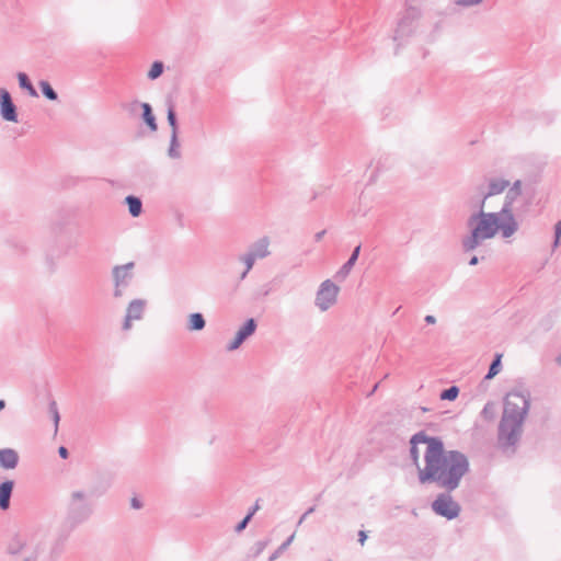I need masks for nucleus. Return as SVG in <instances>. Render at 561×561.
Masks as SVG:
<instances>
[{
    "instance_id": "nucleus-6",
    "label": "nucleus",
    "mask_w": 561,
    "mask_h": 561,
    "mask_svg": "<svg viewBox=\"0 0 561 561\" xmlns=\"http://www.w3.org/2000/svg\"><path fill=\"white\" fill-rule=\"evenodd\" d=\"M340 288L331 279H325L319 286L316 294L314 305L321 310L327 311L337 300Z\"/></svg>"
},
{
    "instance_id": "nucleus-15",
    "label": "nucleus",
    "mask_w": 561,
    "mask_h": 561,
    "mask_svg": "<svg viewBox=\"0 0 561 561\" xmlns=\"http://www.w3.org/2000/svg\"><path fill=\"white\" fill-rule=\"evenodd\" d=\"M360 253V245L355 247L348 260L339 268L335 273L334 278L337 282H343L350 275Z\"/></svg>"
},
{
    "instance_id": "nucleus-25",
    "label": "nucleus",
    "mask_w": 561,
    "mask_h": 561,
    "mask_svg": "<svg viewBox=\"0 0 561 561\" xmlns=\"http://www.w3.org/2000/svg\"><path fill=\"white\" fill-rule=\"evenodd\" d=\"M39 88L44 96L49 101H56L58 99L57 92L53 89L48 81H39Z\"/></svg>"
},
{
    "instance_id": "nucleus-47",
    "label": "nucleus",
    "mask_w": 561,
    "mask_h": 561,
    "mask_svg": "<svg viewBox=\"0 0 561 561\" xmlns=\"http://www.w3.org/2000/svg\"><path fill=\"white\" fill-rule=\"evenodd\" d=\"M479 262V259L477 256H472L469 261V265L473 266L477 265Z\"/></svg>"
},
{
    "instance_id": "nucleus-37",
    "label": "nucleus",
    "mask_w": 561,
    "mask_h": 561,
    "mask_svg": "<svg viewBox=\"0 0 561 561\" xmlns=\"http://www.w3.org/2000/svg\"><path fill=\"white\" fill-rule=\"evenodd\" d=\"M270 543V540L268 539H265V540H259L256 543H255V547H256V554H260L264 551V549L268 546Z\"/></svg>"
},
{
    "instance_id": "nucleus-36",
    "label": "nucleus",
    "mask_w": 561,
    "mask_h": 561,
    "mask_svg": "<svg viewBox=\"0 0 561 561\" xmlns=\"http://www.w3.org/2000/svg\"><path fill=\"white\" fill-rule=\"evenodd\" d=\"M561 240V220L554 225V242L553 248H557Z\"/></svg>"
},
{
    "instance_id": "nucleus-44",
    "label": "nucleus",
    "mask_w": 561,
    "mask_h": 561,
    "mask_svg": "<svg viewBox=\"0 0 561 561\" xmlns=\"http://www.w3.org/2000/svg\"><path fill=\"white\" fill-rule=\"evenodd\" d=\"M123 288L124 287H115L114 289V297L118 298L123 296Z\"/></svg>"
},
{
    "instance_id": "nucleus-18",
    "label": "nucleus",
    "mask_w": 561,
    "mask_h": 561,
    "mask_svg": "<svg viewBox=\"0 0 561 561\" xmlns=\"http://www.w3.org/2000/svg\"><path fill=\"white\" fill-rule=\"evenodd\" d=\"M510 186V182L504 179L493 178L490 179L488 184V193L482 197L484 202L493 195L503 193Z\"/></svg>"
},
{
    "instance_id": "nucleus-17",
    "label": "nucleus",
    "mask_w": 561,
    "mask_h": 561,
    "mask_svg": "<svg viewBox=\"0 0 561 561\" xmlns=\"http://www.w3.org/2000/svg\"><path fill=\"white\" fill-rule=\"evenodd\" d=\"M14 482L5 480L0 483V510L7 511L10 507V500L12 496Z\"/></svg>"
},
{
    "instance_id": "nucleus-1",
    "label": "nucleus",
    "mask_w": 561,
    "mask_h": 561,
    "mask_svg": "<svg viewBox=\"0 0 561 561\" xmlns=\"http://www.w3.org/2000/svg\"><path fill=\"white\" fill-rule=\"evenodd\" d=\"M518 196L508 190L497 211H485L484 199H481L479 210L471 214L467 220L469 234L461 240L462 250L471 252L497 234L504 240H510L519 230V222L513 211L514 202Z\"/></svg>"
},
{
    "instance_id": "nucleus-50",
    "label": "nucleus",
    "mask_w": 561,
    "mask_h": 561,
    "mask_svg": "<svg viewBox=\"0 0 561 561\" xmlns=\"http://www.w3.org/2000/svg\"><path fill=\"white\" fill-rule=\"evenodd\" d=\"M558 363H559V365L561 366V354H560V355H559V357H558Z\"/></svg>"
},
{
    "instance_id": "nucleus-49",
    "label": "nucleus",
    "mask_w": 561,
    "mask_h": 561,
    "mask_svg": "<svg viewBox=\"0 0 561 561\" xmlns=\"http://www.w3.org/2000/svg\"><path fill=\"white\" fill-rule=\"evenodd\" d=\"M379 386V383H376L373 388V390L368 393V396H370L373 392H375V390L377 389V387Z\"/></svg>"
},
{
    "instance_id": "nucleus-5",
    "label": "nucleus",
    "mask_w": 561,
    "mask_h": 561,
    "mask_svg": "<svg viewBox=\"0 0 561 561\" xmlns=\"http://www.w3.org/2000/svg\"><path fill=\"white\" fill-rule=\"evenodd\" d=\"M41 539L37 533L22 531L16 534L8 546V551L11 554H18L22 552H31L25 561H34L41 548Z\"/></svg>"
},
{
    "instance_id": "nucleus-40",
    "label": "nucleus",
    "mask_w": 561,
    "mask_h": 561,
    "mask_svg": "<svg viewBox=\"0 0 561 561\" xmlns=\"http://www.w3.org/2000/svg\"><path fill=\"white\" fill-rule=\"evenodd\" d=\"M130 506L134 508V510H139L142 507V503L139 499L137 497H133L131 501H130Z\"/></svg>"
},
{
    "instance_id": "nucleus-3",
    "label": "nucleus",
    "mask_w": 561,
    "mask_h": 561,
    "mask_svg": "<svg viewBox=\"0 0 561 561\" xmlns=\"http://www.w3.org/2000/svg\"><path fill=\"white\" fill-rule=\"evenodd\" d=\"M530 408V393L523 388L507 392L499 424L497 443L504 451H514L520 439L524 421Z\"/></svg>"
},
{
    "instance_id": "nucleus-26",
    "label": "nucleus",
    "mask_w": 561,
    "mask_h": 561,
    "mask_svg": "<svg viewBox=\"0 0 561 561\" xmlns=\"http://www.w3.org/2000/svg\"><path fill=\"white\" fill-rule=\"evenodd\" d=\"M295 534L290 535L268 558V561H275L291 545Z\"/></svg>"
},
{
    "instance_id": "nucleus-8",
    "label": "nucleus",
    "mask_w": 561,
    "mask_h": 561,
    "mask_svg": "<svg viewBox=\"0 0 561 561\" xmlns=\"http://www.w3.org/2000/svg\"><path fill=\"white\" fill-rule=\"evenodd\" d=\"M385 440L386 427L383 424H378L367 434L366 442L363 447L364 453L369 455L381 453L385 448Z\"/></svg>"
},
{
    "instance_id": "nucleus-29",
    "label": "nucleus",
    "mask_w": 561,
    "mask_h": 561,
    "mask_svg": "<svg viewBox=\"0 0 561 561\" xmlns=\"http://www.w3.org/2000/svg\"><path fill=\"white\" fill-rule=\"evenodd\" d=\"M459 394V388L457 386H451L444 391L440 392L439 398L440 400H448L453 401L455 400Z\"/></svg>"
},
{
    "instance_id": "nucleus-20",
    "label": "nucleus",
    "mask_w": 561,
    "mask_h": 561,
    "mask_svg": "<svg viewBox=\"0 0 561 561\" xmlns=\"http://www.w3.org/2000/svg\"><path fill=\"white\" fill-rule=\"evenodd\" d=\"M140 106L142 108V119L145 121V123L147 124L151 131H156L158 126L150 104L141 103Z\"/></svg>"
},
{
    "instance_id": "nucleus-48",
    "label": "nucleus",
    "mask_w": 561,
    "mask_h": 561,
    "mask_svg": "<svg viewBox=\"0 0 561 561\" xmlns=\"http://www.w3.org/2000/svg\"><path fill=\"white\" fill-rule=\"evenodd\" d=\"M4 408H5V401L0 400V411L3 410Z\"/></svg>"
},
{
    "instance_id": "nucleus-2",
    "label": "nucleus",
    "mask_w": 561,
    "mask_h": 561,
    "mask_svg": "<svg viewBox=\"0 0 561 561\" xmlns=\"http://www.w3.org/2000/svg\"><path fill=\"white\" fill-rule=\"evenodd\" d=\"M425 467L420 469L421 483L435 482L447 491L459 486L462 477L469 470L468 458L460 451H445L442 440H433L424 451Z\"/></svg>"
},
{
    "instance_id": "nucleus-12",
    "label": "nucleus",
    "mask_w": 561,
    "mask_h": 561,
    "mask_svg": "<svg viewBox=\"0 0 561 561\" xmlns=\"http://www.w3.org/2000/svg\"><path fill=\"white\" fill-rule=\"evenodd\" d=\"M145 307L146 301L144 299H134L129 302L123 323L124 330H129L131 328L133 320H140L142 318Z\"/></svg>"
},
{
    "instance_id": "nucleus-4",
    "label": "nucleus",
    "mask_w": 561,
    "mask_h": 561,
    "mask_svg": "<svg viewBox=\"0 0 561 561\" xmlns=\"http://www.w3.org/2000/svg\"><path fill=\"white\" fill-rule=\"evenodd\" d=\"M93 514V503L84 490H73L67 500L65 524L73 529L87 522Z\"/></svg>"
},
{
    "instance_id": "nucleus-33",
    "label": "nucleus",
    "mask_w": 561,
    "mask_h": 561,
    "mask_svg": "<svg viewBox=\"0 0 561 561\" xmlns=\"http://www.w3.org/2000/svg\"><path fill=\"white\" fill-rule=\"evenodd\" d=\"M484 0H453V2L462 8H471L481 4Z\"/></svg>"
},
{
    "instance_id": "nucleus-27",
    "label": "nucleus",
    "mask_w": 561,
    "mask_h": 561,
    "mask_svg": "<svg viewBox=\"0 0 561 561\" xmlns=\"http://www.w3.org/2000/svg\"><path fill=\"white\" fill-rule=\"evenodd\" d=\"M163 69H164V65L162 61H154L151 65V68L148 71L147 76L150 80H156L163 73Z\"/></svg>"
},
{
    "instance_id": "nucleus-32",
    "label": "nucleus",
    "mask_w": 561,
    "mask_h": 561,
    "mask_svg": "<svg viewBox=\"0 0 561 561\" xmlns=\"http://www.w3.org/2000/svg\"><path fill=\"white\" fill-rule=\"evenodd\" d=\"M12 248L14 249L16 254H20V255L26 254L28 251V247H27L26 242H24L22 240L12 241Z\"/></svg>"
},
{
    "instance_id": "nucleus-16",
    "label": "nucleus",
    "mask_w": 561,
    "mask_h": 561,
    "mask_svg": "<svg viewBox=\"0 0 561 561\" xmlns=\"http://www.w3.org/2000/svg\"><path fill=\"white\" fill-rule=\"evenodd\" d=\"M19 463V454L13 448L0 449V467L5 470L15 469Z\"/></svg>"
},
{
    "instance_id": "nucleus-13",
    "label": "nucleus",
    "mask_w": 561,
    "mask_h": 561,
    "mask_svg": "<svg viewBox=\"0 0 561 561\" xmlns=\"http://www.w3.org/2000/svg\"><path fill=\"white\" fill-rule=\"evenodd\" d=\"M134 263L129 262L124 265H117L113 268V277L115 287H127L133 278Z\"/></svg>"
},
{
    "instance_id": "nucleus-43",
    "label": "nucleus",
    "mask_w": 561,
    "mask_h": 561,
    "mask_svg": "<svg viewBox=\"0 0 561 561\" xmlns=\"http://www.w3.org/2000/svg\"><path fill=\"white\" fill-rule=\"evenodd\" d=\"M424 321L427 323V324H434L436 323V318L432 314H427L425 318H424Z\"/></svg>"
},
{
    "instance_id": "nucleus-10",
    "label": "nucleus",
    "mask_w": 561,
    "mask_h": 561,
    "mask_svg": "<svg viewBox=\"0 0 561 561\" xmlns=\"http://www.w3.org/2000/svg\"><path fill=\"white\" fill-rule=\"evenodd\" d=\"M433 440H440V439L437 437H428L427 435H425L424 432H419V433L414 434L410 440V444H411L410 456L413 460V463L417 467L419 470L421 469L420 463H419V458H420L419 446L424 445L425 451H427L428 447L433 443Z\"/></svg>"
},
{
    "instance_id": "nucleus-22",
    "label": "nucleus",
    "mask_w": 561,
    "mask_h": 561,
    "mask_svg": "<svg viewBox=\"0 0 561 561\" xmlns=\"http://www.w3.org/2000/svg\"><path fill=\"white\" fill-rule=\"evenodd\" d=\"M18 80H19V84L21 87V89L23 90H26L27 93L31 95V96H38L37 94V91L35 90V88L33 87L31 80L28 79L27 75L24 73V72H19L18 73Z\"/></svg>"
},
{
    "instance_id": "nucleus-9",
    "label": "nucleus",
    "mask_w": 561,
    "mask_h": 561,
    "mask_svg": "<svg viewBox=\"0 0 561 561\" xmlns=\"http://www.w3.org/2000/svg\"><path fill=\"white\" fill-rule=\"evenodd\" d=\"M256 328V321L253 318L248 319L237 331L234 339L227 344V351L231 352L239 348L241 344L255 332Z\"/></svg>"
},
{
    "instance_id": "nucleus-39",
    "label": "nucleus",
    "mask_w": 561,
    "mask_h": 561,
    "mask_svg": "<svg viewBox=\"0 0 561 561\" xmlns=\"http://www.w3.org/2000/svg\"><path fill=\"white\" fill-rule=\"evenodd\" d=\"M510 191L517 193V195L522 194V181L517 180L513 183V185L510 187Z\"/></svg>"
},
{
    "instance_id": "nucleus-42",
    "label": "nucleus",
    "mask_w": 561,
    "mask_h": 561,
    "mask_svg": "<svg viewBox=\"0 0 561 561\" xmlns=\"http://www.w3.org/2000/svg\"><path fill=\"white\" fill-rule=\"evenodd\" d=\"M367 539V535L364 530H360L358 533V541L363 546L365 543V540Z\"/></svg>"
},
{
    "instance_id": "nucleus-45",
    "label": "nucleus",
    "mask_w": 561,
    "mask_h": 561,
    "mask_svg": "<svg viewBox=\"0 0 561 561\" xmlns=\"http://www.w3.org/2000/svg\"><path fill=\"white\" fill-rule=\"evenodd\" d=\"M324 234H325V230L317 232L314 236L316 241H320Z\"/></svg>"
},
{
    "instance_id": "nucleus-21",
    "label": "nucleus",
    "mask_w": 561,
    "mask_h": 561,
    "mask_svg": "<svg viewBox=\"0 0 561 561\" xmlns=\"http://www.w3.org/2000/svg\"><path fill=\"white\" fill-rule=\"evenodd\" d=\"M125 203L128 206V211L133 217H138L142 211V202L139 197L128 195L125 198Z\"/></svg>"
},
{
    "instance_id": "nucleus-31",
    "label": "nucleus",
    "mask_w": 561,
    "mask_h": 561,
    "mask_svg": "<svg viewBox=\"0 0 561 561\" xmlns=\"http://www.w3.org/2000/svg\"><path fill=\"white\" fill-rule=\"evenodd\" d=\"M49 413L53 417V421H54V424H55V431L58 430V424H59V421H60V414H59V411H58V407H57V403L55 401H50L49 402Z\"/></svg>"
},
{
    "instance_id": "nucleus-46",
    "label": "nucleus",
    "mask_w": 561,
    "mask_h": 561,
    "mask_svg": "<svg viewBox=\"0 0 561 561\" xmlns=\"http://www.w3.org/2000/svg\"><path fill=\"white\" fill-rule=\"evenodd\" d=\"M259 510V505L255 504L253 507H251V510L249 511L248 514H251V518L253 517V515L255 514V512Z\"/></svg>"
},
{
    "instance_id": "nucleus-19",
    "label": "nucleus",
    "mask_w": 561,
    "mask_h": 561,
    "mask_svg": "<svg viewBox=\"0 0 561 561\" xmlns=\"http://www.w3.org/2000/svg\"><path fill=\"white\" fill-rule=\"evenodd\" d=\"M206 327V321L201 312L191 313L187 318L188 331H202Z\"/></svg>"
},
{
    "instance_id": "nucleus-35",
    "label": "nucleus",
    "mask_w": 561,
    "mask_h": 561,
    "mask_svg": "<svg viewBox=\"0 0 561 561\" xmlns=\"http://www.w3.org/2000/svg\"><path fill=\"white\" fill-rule=\"evenodd\" d=\"M250 520H251V514H247V515L244 516V518H243L240 523H238V524H237V526H236L234 530H236L237 533H241V531H243V530L247 528V526H248V524L250 523Z\"/></svg>"
},
{
    "instance_id": "nucleus-24",
    "label": "nucleus",
    "mask_w": 561,
    "mask_h": 561,
    "mask_svg": "<svg viewBox=\"0 0 561 561\" xmlns=\"http://www.w3.org/2000/svg\"><path fill=\"white\" fill-rule=\"evenodd\" d=\"M239 261L242 262L245 266L244 271L242 272L240 278L244 279L248 275V273L252 270V267L255 264V260L248 253H243L239 256Z\"/></svg>"
},
{
    "instance_id": "nucleus-34",
    "label": "nucleus",
    "mask_w": 561,
    "mask_h": 561,
    "mask_svg": "<svg viewBox=\"0 0 561 561\" xmlns=\"http://www.w3.org/2000/svg\"><path fill=\"white\" fill-rule=\"evenodd\" d=\"M481 415L484 417V419H492L493 415H494V404L492 402H488L482 411H481Z\"/></svg>"
},
{
    "instance_id": "nucleus-30",
    "label": "nucleus",
    "mask_w": 561,
    "mask_h": 561,
    "mask_svg": "<svg viewBox=\"0 0 561 561\" xmlns=\"http://www.w3.org/2000/svg\"><path fill=\"white\" fill-rule=\"evenodd\" d=\"M168 123L171 127V134H178V119L176 114L172 105L168 108Z\"/></svg>"
},
{
    "instance_id": "nucleus-38",
    "label": "nucleus",
    "mask_w": 561,
    "mask_h": 561,
    "mask_svg": "<svg viewBox=\"0 0 561 561\" xmlns=\"http://www.w3.org/2000/svg\"><path fill=\"white\" fill-rule=\"evenodd\" d=\"M316 511V507L314 506H311L309 507L302 515L301 517L299 518L298 523H297V526H300L304 520L310 515L312 514L313 512Z\"/></svg>"
},
{
    "instance_id": "nucleus-11",
    "label": "nucleus",
    "mask_w": 561,
    "mask_h": 561,
    "mask_svg": "<svg viewBox=\"0 0 561 561\" xmlns=\"http://www.w3.org/2000/svg\"><path fill=\"white\" fill-rule=\"evenodd\" d=\"M0 114L4 121L18 122L16 106L5 89H0Z\"/></svg>"
},
{
    "instance_id": "nucleus-28",
    "label": "nucleus",
    "mask_w": 561,
    "mask_h": 561,
    "mask_svg": "<svg viewBox=\"0 0 561 561\" xmlns=\"http://www.w3.org/2000/svg\"><path fill=\"white\" fill-rule=\"evenodd\" d=\"M501 355L497 354L489 367V371L485 375V379H492L500 373L501 369Z\"/></svg>"
},
{
    "instance_id": "nucleus-7",
    "label": "nucleus",
    "mask_w": 561,
    "mask_h": 561,
    "mask_svg": "<svg viewBox=\"0 0 561 561\" xmlns=\"http://www.w3.org/2000/svg\"><path fill=\"white\" fill-rule=\"evenodd\" d=\"M432 510L435 514L451 520L458 517L460 505L454 501L449 493H440L433 501Z\"/></svg>"
},
{
    "instance_id": "nucleus-14",
    "label": "nucleus",
    "mask_w": 561,
    "mask_h": 561,
    "mask_svg": "<svg viewBox=\"0 0 561 561\" xmlns=\"http://www.w3.org/2000/svg\"><path fill=\"white\" fill-rule=\"evenodd\" d=\"M270 239L267 237H262L251 243L247 250V252L255 260H263L271 254L270 251Z\"/></svg>"
},
{
    "instance_id": "nucleus-41",
    "label": "nucleus",
    "mask_w": 561,
    "mask_h": 561,
    "mask_svg": "<svg viewBox=\"0 0 561 561\" xmlns=\"http://www.w3.org/2000/svg\"><path fill=\"white\" fill-rule=\"evenodd\" d=\"M58 454L62 459H66L69 455L68 449L65 446L58 448Z\"/></svg>"
},
{
    "instance_id": "nucleus-23",
    "label": "nucleus",
    "mask_w": 561,
    "mask_h": 561,
    "mask_svg": "<svg viewBox=\"0 0 561 561\" xmlns=\"http://www.w3.org/2000/svg\"><path fill=\"white\" fill-rule=\"evenodd\" d=\"M168 154L172 159H179L181 157L180 142H179V139H178V134H171L170 147H169V150H168Z\"/></svg>"
}]
</instances>
